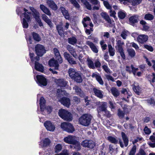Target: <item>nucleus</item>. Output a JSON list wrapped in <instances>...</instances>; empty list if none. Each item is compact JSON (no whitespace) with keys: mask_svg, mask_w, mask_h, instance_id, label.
<instances>
[{"mask_svg":"<svg viewBox=\"0 0 155 155\" xmlns=\"http://www.w3.org/2000/svg\"><path fill=\"white\" fill-rule=\"evenodd\" d=\"M153 16L150 13L147 14L144 16V19L146 20H151L153 19Z\"/></svg>","mask_w":155,"mask_h":155,"instance_id":"nucleus-48","label":"nucleus"},{"mask_svg":"<svg viewBox=\"0 0 155 155\" xmlns=\"http://www.w3.org/2000/svg\"><path fill=\"white\" fill-rule=\"evenodd\" d=\"M40 7L41 10L45 14L49 16L51 15V13L49 9L43 5H41Z\"/></svg>","mask_w":155,"mask_h":155,"instance_id":"nucleus-27","label":"nucleus"},{"mask_svg":"<svg viewBox=\"0 0 155 155\" xmlns=\"http://www.w3.org/2000/svg\"><path fill=\"white\" fill-rule=\"evenodd\" d=\"M57 95L58 97L59 98L62 97V95H65L68 96V94L66 93L64 90H63L61 89H58L57 91Z\"/></svg>","mask_w":155,"mask_h":155,"instance_id":"nucleus-29","label":"nucleus"},{"mask_svg":"<svg viewBox=\"0 0 155 155\" xmlns=\"http://www.w3.org/2000/svg\"><path fill=\"white\" fill-rule=\"evenodd\" d=\"M67 49L74 57L76 58L77 57V55L75 52L74 49L71 46L68 45L67 47Z\"/></svg>","mask_w":155,"mask_h":155,"instance_id":"nucleus-34","label":"nucleus"},{"mask_svg":"<svg viewBox=\"0 0 155 155\" xmlns=\"http://www.w3.org/2000/svg\"><path fill=\"white\" fill-rule=\"evenodd\" d=\"M117 41L116 46L115 48L120 53L121 57L123 59L125 58V55L124 52L123 46L124 45V43L121 40H118Z\"/></svg>","mask_w":155,"mask_h":155,"instance_id":"nucleus-5","label":"nucleus"},{"mask_svg":"<svg viewBox=\"0 0 155 155\" xmlns=\"http://www.w3.org/2000/svg\"><path fill=\"white\" fill-rule=\"evenodd\" d=\"M54 52L55 58L59 63H61L63 60L58 50L56 48L54 49Z\"/></svg>","mask_w":155,"mask_h":155,"instance_id":"nucleus-15","label":"nucleus"},{"mask_svg":"<svg viewBox=\"0 0 155 155\" xmlns=\"http://www.w3.org/2000/svg\"><path fill=\"white\" fill-rule=\"evenodd\" d=\"M59 116L64 120L70 121L72 119V115L71 113L66 110L61 109L58 112Z\"/></svg>","mask_w":155,"mask_h":155,"instance_id":"nucleus-4","label":"nucleus"},{"mask_svg":"<svg viewBox=\"0 0 155 155\" xmlns=\"http://www.w3.org/2000/svg\"><path fill=\"white\" fill-rule=\"evenodd\" d=\"M60 102L64 105L69 107L70 104V101L69 99L63 97L61 99H59Z\"/></svg>","mask_w":155,"mask_h":155,"instance_id":"nucleus-16","label":"nucleus"},{"mask_svg":"<svg viewBox=\"0 0 155 155\" xmlns=\"http://www.w3.org/2000/svg\"><path fill=\"white\" fill-rule=\"evenodd\" d=\"M102 68L104 71L107 73H111V71L110 69L108 67L107 65L104 64L102 65Z\"/></svg>","mask_w":155,"mask_h":155,"instance_id":"nucleus-53","label":"nucleus"},{"mask_svg":"<svg viewBox=\"0 0 155 155\" xmlns=\"http://www.w3.org/2000/svg\"><path fill=\"white\" fill-rule=\"evenodd\" d=\"M118 15L119 18L120 19H124L126 16V13L125 12L122 10H120L118 13Z\"/></svg>","mask_w":155,"mask_h":155,"instance_id":"nucleus-45","label":"nucleus"},{"mask_svg":"<svg viewBox=\"0 0 155 155\" xmlns=\"http://www.w3.org/2000/svg\"><path fill=\"white\" fill-rule=\"evenodd\" d=\"M91 21V19L89 17H86L84 18L82 21L84 27V28L87 27Z\"/></svg>","mask_w":155,"mask_h":155,"instance_id":"nucleus-33","label":"nucleus"},{"mask_svg":"<svg viewBox=\"0 0 155 155\" xmlns=\"http://www.w3.org/2000/svg\"><path fill=\"white\" fill-rule=\"evenodd\" d=\"M111 91L113 95L115 97H117L119 94L118 90L115 87H112L111 88Z\"/></svg>","mask_w":155,"mask_h":155,"instance_id":"nucleus-44","label":"nucleus"},{"mask_svg":"<svg viewBox=\"0 0 155 155\" xmlns=\"http://www.w3.org/2000/svg\"><path fill=\"white\" fill-rule=\"evenodd\" d=\"M87 64L88 67L92 69H94L95 68V67L94 64L90 58L87 59Z\"/></svg>","mask_w":155,"mask_h":155,"instance_id":"nucleus-39","label":"nucleus"},{"mask_svg":"<svg viewBox=\"0 0 155 155\" xmlns=\"http://www.w3.org/2000/svg\"><path fill=\"white\" fill-rule=\"evenodd\" d=\"M62 148L61 145L60 144H58L55 147V152L56 153L58 152L61 150Z\"/></svg>","mask_w":155,"mask_h":155,"instance_id":"nucleus-59","label":"nucleus"},{"mask_svg":"<svg viewBox=\"0 0 155 155\" xmlns=\"http://www.w3.org/2000/svg\"><path fill=\"white\" fill-rule=\"evenodd\" d=\"M47 3L49 7L52 9L54 10L57 9V6L53 1L48 0L47 1Z\"/></svg>","mask_w":155,"mask_h":155,"instance_id":"nucleus-22","label":"nucleus"},{"mask_svg":"<svg viewBox=\"0 0 155 155\" xmlns=\"http://www.w3.org/2000/svg\"><path fill=\"white\" fill-rule=\"evenodd\" d=\"M32 34L33 36L34 39L35 41H40L41 38L38 34L35 32H33L32 33Z\"/></svg>","mask_w":155,"mask_h":155,"instance_id":"nucleus-49","label":"nucleus"},{"mask_svg":"<svg viewBox=\"0 0 155 155\" xmlns=\"http://www.w3.org/2000/svg\"><path fill=\"white\" fill-rule=\"evenodd\" d=\"M133 89L137 94L139 95L141 93V89L139 86H136L134 84V87H133Z\"/></svg>","mask_w":155,"mask_h":155,"instance_id":"nucleus-36","label":"nucleus"},{"mask_svg":"<svg viewBox=\"0 0 155 155\" xmlns=\"http://www.w3.org/2000/svg\"><path fill=\"white\" fill-rule=\"evenodd\" d=\"M136 146L135 145H134L129 152V155H134L136 152Z\"/></svg>","mask_w":155,"mask_h":155,"instance_id":"nucleus-55","label":"nucleus"},{"mask_svg":"<svg viewBox=\"0 0 155 155\" xmlns=\"http://www.w3.org/2000/svg\"><path fill=\"white\" fill-rule=\"evenodd\" d=\"M124 113L121 111L120 109H118V115L119 117L120 118H122L124 117Z\"/></svg>","mask_w":155,"mask_h":155,"instance_id":"nucleus-63","label":"nucleus"},{"mask_svg":"<svg viewBox=\"0 0 155 155\" xmlns=\"http://www.w3.org/2000/svg\"><path fill=\"white\" fill-rule=\"evenodd\" d=\"M92 118V117L90 114H84L80 117L79 123L84 126H87L90 124Z\"/></svg>","mask_w":155,"mask_h":155,"instance_id":"nucleus-2","label":"nucleus"},{"mask_svg":"<svg viewBox=\"0 0 155 155\" xmlns=\"http://www.w3.org/2000/svg\"><path fill=\"white\" fill-rule=\"evenodd\" d=\"M81 2L85 6L86 8L89 10L92 9L91 6V4L86 0H81Z\"/></svg>","mask_w":155,"mask_h":155,"instance_id":"nucleus-35","label":"nucleus"},{"mask_svg":"<svg viewBox=\"0 0 155 155\" xmlns=\"http://www.w3.org/2000/svg\"><path fill=\"white\" fill-rule=\"evenodd\" d=\"M127 51L129 56L131 58L134 57L136 54L135 51L132 48H128Z\"/></svg>","mask_w":155,"mask_h":155,"instance_id":"nucleus-40","label":"nucleus"},{"mask_svg":"<svg viewBox=\"0 0 155 155\" xmlns=\"http://www.w3.org/2000/svg\"><path fill=\"white\" fill-rule=\"evenodd\" d=\"M73 88L75 90V92L77 94L79 95L81 97H85V95L84 94L78 87L75 86Z\"/></svg>","mask_w":155,"mask_h":155,"instance_id":"nucleus-25","label":"nucleus"},{"mask_svg":"<svg viewBox=\"0 0 155 155\" xmlns=\"http://www.w3.org/2000/svg\"><path fill=\"white\" fill-rule=\"evenodd\" d=\"M86 44L89 46L91 50L95 53H97L98 52V50L97 46L93 43L87 41Z\"/></svg>","mask_w":155,"mask_h":155,"instance_id":"nucleus-20","label":"nucleus"},{"mask_svg":"<svg viewBox=\"0 0 155 155\" xmlns=\"http://www.w3.org/2000/svg\"><path fill=\"white\" fill-rule=\"evenodd\" d=\"M26 38L27 43L28 44V46L29 50L30 51L31 49H32L34 47L33 45L32 44V41L31 38L28 37L27 36H26Z\"/></svg>","mask_w":155,"mask_h":155,"instance_id":"nucleus-41","label":"nucleus"},{"mask_svg":"<svg viewBox=\"0 0 155 155\" xmlns=\"http://www.w3.org/2000/svg\"><path fill=\"white\" fill-rule=\"evenodd\" d=\"M56 28L58 32L61 36H62L63 33V28L62 25H59L56 26Z\"/></svg>","mask_w":155,"mask_h":155,"instance_id":"nucleus-42","label":"nucleus"},{"mask_svg":"<svg viewBox=\"0 0 155 155\" xmlns=\"http://www.w3.org/2000/svg\"><path fill=\"white\" fill-rule=\"evenodd\" d=\"M91 76L92 78H96L97 80L100 84L102 85L103 84V81L100 76L97 73H93L92 74Z\"/></svg>","mask_w":155,"mask_h":155,"instance_id":"nucleus-23","label":"nucleus"},{"mask_svg":"<svg viewBox=\"0 0 155 155\" xmlns=\"http://www.w3.org/2000/svg\"><path fill=\"white\" fill-rule=\"evenodd\" d=\"M93 91L95 95L97 97L101 98L103 97V92L101 90L96 88L93 89Z\"/></svg>","mask_w":155,"mask_h":155,"instance_id":"nucleus-21","label":"nucleus"},{"mask_svg":"<svg viewBox=\"0 0 155 155\" xmlns=\"http://www.w3.org/2000/svg\"><path fill=\"white\" fill-rule=\"evenodd\" d=\"M69 64H76V62L75 61L74 59L71 57L68 60Z\"/></svg>","mask_w":155,"mask_h":155,"instance_id":"nucleus-61","label":"nucleus"},{"mask_svg":"<svg viewBox=\"0 0 155 155\" xmlns=\"http://www.w3.org/2000/svg\"><path fill=\"white\" fill-rule=\"evenodd\" d=\"M64 141L67 143L73 144L74 148L77 150H79L80 149V143L77 141L76 137L71 135L68 136L64 138Z\"/></svg>","mask_w":155,"mask_h":155,"instance_id":"nucleus-1","label":"nucleus"},{"mask_svg":"<svg viewBox=\"0 0 155 155\" xmlns=\"http://www.w3.org/2000/svg\"><path fill=\"white\" fill-rule=\"evenodd\" d=\"M103 3L104 6L107 9L109 10L112 9V6L110 5L107 1H104L103 2Z\"/></svg>","mask_w":155,"mask_h":155,"instance_id":"nucleus-56","label":"nucleus"},{"mask_svg":"<svg viewBox=\"0 0 155 155\" xmlns=\"http://www.w3.org/2000/svg\"><path fill=\"white\" fill-rule=\"evenodd\" d=\"M36 82L39 85L41 86H45L47 84V80L43 75H37L36 76Z\"/></svg>","mask_w":155,"mask_h":155,"instance_id":"nucleus-7","label":"nucleus"},{"mask_svg":"<svg viewBox=\"0 0 155 155\" xmlns=\"http://www.w3.org/2000/svg\"><path fill=\"white\" fill-rule=\"evenodd\" d=\"M45 101L44 98L43 97H41L40 100V105L41 111H43L45 109Z\"/></svg>","mask_w":155,"mask_h":155,"instance_id":"nucleus-32","label":"nucleus"},{"mask_svg":"<svg viewBox=\"0 0 155 155\" xmlns=\"http://www.w3.org/2000/svg\"><path fill=\"white\" fill-rule=\"evenodd\" d=\"M77 40L75 38L72 37L68 38V42L71 45H74L77 42Z\"/></svg>","mask_w":155,"mask_h":155,"instance_id":"nucleus-46","label":"nucleus"},{"mask_svg":"<svg viewBox=\"0 0 155 155\" xmlns=\"http://www.w3.org/2000/svg\"><path fill=\"white\" fill-rule=\"evenodd\" d=\"M61 127L63 130L68 133H72L74 131L73 126L69 123H62L61 124Z\"/></svg>","mask_w":155,"mask_h":155,"instance_id":"nucleus-6","label":"nucleus"},{"mask_svg":"<svg viewBox=\"0 0 155 155\" xmlns=\"http://www.w3.org/2000/svg\"><path fill=\"white\" fill-rule=\"evenodd\" d=\"M50 143V141L48 138H46L40 142V145L42 147L48 146Z\"/></svg>","mask_w":155,"mask_h":155,"instance_id":"nucleus-26","label":"nucleus"},{"mask_svg":"<svg viewBox=\"0 0 155 155\" xmlns=\"http://www.w3.org/2000/svg\"><path fill=\"white\" fill-rule=\"evenodd\" d=\"M121 136L122 137L123 139V140L124 141V145L123 144V142L121 140V139H119V143L120 144V146L123 148L124 146L126 147L128 145V139L126 135L123 132H122L121 133Z\"/></svg>","mask_w":155,"mask_h":155,"instance_id":"nucleus-10","label":"nucleus"},{"mask_svg":"<svg viewBox=\"0 0 155 155\" xmlns=\"http://www.w3.org/2000/svg\"><path fill=\"white\" fill-rule=\"evenodd\" d=\"M35 18L36 21H37L40 26H43V24L42 22L41 19L40 18V16L35 17Z\"/></svg>","mask_w":155,"mask_h":155,"instance_id":"nucleus-57","label":"nucleus"},{"mask_svg":"<svg viewBox=\"0 0 155 155\" xmlns=\"http://www.w3.org/2000/svg\"><path fill=\"white\" fill-rule=\"evenodd\" d=\"M55 82L58 86L61 87H65L67 82L63 79H58L55 80Z\"/></svg>","mask_w":155,"mask_h":155,"instance_id":"nucleus-19","label":"nucleus"},{"mask_svg":"<svg viewBox=\"0 0 155 155\" xmlns=\"http://www.w3.org/2000/svg\"><path fill=\"white\" fill-rule=\"evenodd\" d=\"M71 3L77 8L78 9L80 6L75 0H69Z\"/></svg>","mask_w":155,"mask_h":155,"instance_id":"nucleus-51","label":"nucleus"},{"mask_svg":"<svg viewBox=\"0 0 155 155\" xmlns=\"http://www.w3.org/2000/svg\"><path fill=\"white\" fill-rule=\"evenodd\" d=\"M41 17L42 19L45 21L50 27L52 26L53 24L51 21L48 18V17L45 14H42Z\"/></svg>","mask_w":155,"mask_h":155,"instance_id":"nucleus-24","label":"nucleus"},{"mask_svg":"<svg viewBox=\"0 0 155 155\" xmlns=\"http://www.w3.org/2000/svg\"><path fill=\"white\" fill-rule=\"evenodd\" d=\"M30 9L33 13V15L34 18L35 17L39 16L40 15L39 13L33 7H30Z\"/></svg>","mask_w":155,"mask_h":155,"instance_id":"nucleus-47","label":"nucleus"},{"mask_svg":"<svg viewBox=\"0 0 155 155\" xmlns=\"http://www.w3.org/2000/svg\"><path fill=\"white\" fill-rule=\"evenodd\" d=\"M54 155H69V153L67 150H64L61 153L59 154H55Z\"/></svg>","mask_w":155,"mask_h":155,"instance_id":"nucleus-64","label":"nucleus"},{"mask_svg":"<svg viewBox=\"0 0 155 155\" xmlns=\"http://www.w3.org/2000/svg\"><path fill=\"white\" fill-rule=\"evenodd\" d=\"M44 125L48 130L51 131H54L55 128L54 124L49 121H46L44 124Z\"/></svg>","mask_w":155,"mask_h":155,"instance_id":"nucleus-11","label":"nucleus"},{"mask_svg":"<svg viewBox=\"0 0 155 155\" xmlns=\"http://www.w3.org/2000/svg\"><path fill=\"white\" fill-rule=\"evenodd\" d=\"M24 10L25 12L21 15H20V18H22V17H24L25 18H23L21 20V22L23 25V27L24 28H27L28 26V24L27 22H28L30 19L29 15L30 13L28 12V10L24 8Z\"/></svg>","mask_w":155,"mask_h":155,"instance_id":"nucleus-3","label":"nucleus"},{"mask_svg":"<svg viewBox=\"0 0 155 155\" xmlns=\"http://www.w3.org/2000/svg\"><path fill=\"white\" fill-rule=\"evenodd\" d=\"M77 72L74 68H69L68 71L69 76L71 78H74V75Z\"/></svg>","mask_w":155,"mask_h":155,"instance_id":"nucleus-37","label":"nucleus"},{"mask_svg":"<svg viewBox=\"0 0 155 155\" xmlns=\"http://www.w3.org/2000/svg\"><path fill=\"white\" fill-rule=\"evenodd\" d=\"M138 17L137 15H135L129 18L130 22L132 24L137 22V21Z\"/></svg>","mask_w":155,"mask_h":155,"instance_id":"nucleus-38","label":"nucleus"},{"mask_svg":"<svg viewBox=\"0 0 155 155\" xmlns=\"http://www.w3.org/2000/svg\"><path fill=\"white\" fill-rule=\"evenodd\" d=\"M148 79L151 83L154 82H155V74H153L152 75L149 76Z\"/></svg>","mask_w":155,"mask_h":155,"instance_id":"nucleus-54","label":"nucleus"},{"mask_svg":"<svg viewBox=\"0 0 155 155\" xmlns=\"http://www.w3.org/2000/svg\"><path fill=\"white\" fill-rule=\"evenodd\" d=\"M35 68L36 70L42 72L43 71L44 68L41 64L35 61Z\"/></svg>","mask_w":155,"mask_h":155,"instance_id":"nucleus-31","label":"nucleus"},{"mask_svg":"<svg viewBox=\"0 0 155 155\" xmlns=\"http://www.w3.org/2000/svg\"><path fill=\"white\" fill-rule=\"evenodd\" d=\"M107 103L106 102H101V105L99 106L97 108L98 113L101 111H104L105 112L109 113V112L107 110Z\"/></svg>","mask_w":155,"mask_h":155,"instance_id":"nucleus-14","label":"nucleus"},{"mask_svg":"<svg viewBox=\"0 0 155 155\" xmlns=\"http://www.w3.org/2000/svg\"><path fill=\"white\" fill-rule=\"evenodd\" d=\"M126 45L128 47H130L132 45V47L134 48L136 50H138L139 48L137 45L134 42H132L130 43H128L126 44Z\"/></svg>","mask_w":155,"mask_h":155,"instance_id":"nucleus-52","label":"nucleus"},{"mask_svg":"<svg viewBox=\"0 0 155 155\" xmlns=\"http://www.w3.org/2000/svg\"><path fill=\"white\" fill-rule=\"evenodd\" d=\"M49 65L50 67H54L55 70L58 69L59 64L57 61L54 60V59H51L49 61Z\"/></svg>","mask_w":155,"mask_h":155,"instance_id":"nucleus-18","label":"nucleus"},{"mask_svg":"<svg viewBox=\"0 0 155 155\" xmlns=\"http://www.w3.org/2000/svg\"><path fill=\"white\" fill-rule=\"evenodd\" d=\"M74 78L71 79H73L74 81L78 83H81L82 81V78L81 76V73L77 71L74 75Z\"/></svg>","mask_w":155,"mask_h":155,"instance_id":"nucleus-17","label":"nucleus"},{"mask_svg":"<svg viewBox=\"0 0 155 155\" xmlns=\"http://www.w3.org/2000/svg\"><path fill=\"white\" fill-rule=\"evenodd\" d=\"M108 140L114 144H117L118 143V140L114 137L111 136H109L107 137Z\"/></svg>","mask_w":155,"mask_h":155,"instance_id":"nucleus-50","label":"nucleus"},{"mask_svg":"<svg viewBox=\"0 0 155 155\" xmlns=\"http://www.w3.org/2000/svg\"><path fill=\"white\" fill-rule=\"evenodd\" d=\"M148 38V37L146 35H140L137 37V40L139 43L142 44L146 42Z\"/></svg>","mask_w":155,"mask_h":155,"instance_id":"nucleus-13","label":"nucleus"},{"mask_svg":"<svg viewBox=\"0 0 155 155\" xmlns=\"http://www.w3.org/2000/svg\"><path fill=\"white\" fill-rule=\"evenodd\" d=\"M63 15L64 16L66 19H69L70 18L69 15L68 11L66 10L65 8L63 7H61L60 8Z\"/></svg>","mask_w":155,"mask_h":155,"instance_id":"nucleus-30","label":"nucleus"},{"mask_svg":"<svg viewBox=\"0 0 155 155\" xmlns=\"http://www.w3.org/2000/svg\"><path fill=\"white\" fill-rule=\"evenodd\" d=\"M108 51L110 55V56H113L115 54V50L113 48L111 45H108Z\"/></svg>","mask_w":155,"mask_h":155,"instance_id":"nucleus-43","label":"nucleus"},{"mask_svg":"<svg viewBox=\"0 0 155 155\" xmlns=\"http://www.w3.org/2000/svg\"><path fill=\"white\" fill-rule=\"evenodd\" d=\"M142 0H132V4L134 6L140 4Z\"/></svg>","mask_w":155,"mask_h":155,"instance_id":"nucleus-60","label":"nucleus"},{"mask_svg":"<svg viewBox=\"0 0 155 155\" xmlns=\"http://www.w3.org/2000/svg\"><path fill=\"white\" fill-rule=\"evenodd\" d=\"M144 46L145 48L150 51H153V48L151 46L147 45H144Z\"/></svg>","mask_w":155,"mask_h":155,"instance_id":"nucleus-62","label":"nucleus"},{"mask_svg":"<svg viewBox=\"0 0 155 155\" xmlns=\"http://www.w3.org/2000/svg\"><path fill=\"white\" fill-rule=\"evenodd\" d=\"M81 145L84 147H87L89 148H92L95 146L94 142L91 140H86L83 141Z\"/></svg>","mask_w":155,"mask_h":155,"instance_id":"nucleus-9","label":"nucleus"},{"mask_svg":"<svg viewBox=\"0 0 155 155\" xmlns=\"http://www.w3.org/2000/svg\"><path fill=\"white\" fill-rule=\"evenodd\" d=\"M101 15L107 22L110 24L112 23V21L107 14L105 12H102L101 13Z\"/></svg>","mask_w":155,"mask_h":155,"instance_id":"nucleus-28","label":"nucleus"},{"mask_svg":"<svg viewBox=\"0 0 155 155\" xmlns=\"http://www.w3.org/2000/svg\"><path fill=\"white\" fill-rule=\"evenodd\" d=\"M121 93L124 95V96L123 97V99L127 102H128V99L129 97L131 96V93L129 90H128L125 88H123L122 89L121 91Z\"/></svg>","mask_w":155,"mask_h":155,"instance_id":"nucleus-12","label":"nucleus"},{"mask_svg":"<svg viewBox=\"0 0 155 155\" xmlns=\"http://www.w3.org/2000/svg\"><path fill=\"white\" fill-rule=\"evenodd\" d=\"M128 33V31L125 30H124L121 34V36L124 39H126V37Z\"/></svg>","mask_w":155,"mask_h":155,"instance_id":"nucleus-58","label":"nucleus"},{"mask_svg":"<svg viewBox=\"0 0 155 155\" xmlns=\"http://www.w3.org/2000/svg\"><path fill=\"white\" fill-rule=\"evenodd\" d=\"M35 49L36 53L38 56H41L46 52L45 47L40 44L37 45L35 46Z\"/></svg>","mask_w":155,"mask_h":155,"instance_id":"nucleus-8","label":"nucleus"}]
</instances>
